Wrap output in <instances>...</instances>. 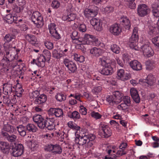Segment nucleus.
I'll use <instances>...</instances> for the list:
<instances>
[{"label":"nucleus","instance_id":"nucleus-22","mask_svg":"<svg viewBox=\"0 0 159 159\" xmlns=\"http://www.w3.org/2000/svg\"><path fill=\"white\" fill-rule=\"evenodd\" d=\"M131 67L136 70H140L142 69V66L141 63L137 60H134L131 61L129 63Z\"/></svg>","mask_w":159,"mask_h":159},{"label":"nucleus","instance_id":"nucleus-15","mask_svg":"<svg viewBox=\"0 0 159 159\" xmlns=\"http://www.w3.org/2000/svg\"><path fill=\"white\" fill-rule=\"evenodd\" d=\"M130 92L132 98L134 101L137 103H139L140 99L137 90L136 89L133 88L131 89Z\"/></svg>","mask_w":159,"mask_h":159},{"label":"nucleus","instance_id":"nucleus-34","mask_svg":"<svg viewBox=\"0 0 159 159\" xmlns=\"http://www.w3.org/2000/svg\"><path fill=\"white\" fill-rule=\"evenodd\" d=\"M12 15L11 14H8L4 18V20L8 24H12L14 22L13 18Z\"/></svg>","mask_w":159,"mask_h":159},{"label":"nucleus","instance_id":"nucleus-53","mask_svg":"<svg viewBox=\"0 0 159 159\" xmlns=\"http://www.w3.org/2000/svg\"><path fill=\"white\" fill-rule=\"evenodd\" d=\"M80 112L83 115H86L87 113V109L83 106H80Z\"/></svg>","mask_w":159,"mask_h":159},{"label":"nucleus","instance_id":"nucleus-35","mask_svg":"<svg viewBox=\"0 0 159 159\" xmlns=\"http://www.w3.org/2000/svg\"><path fill=\"white\" fill-rule=\"evenodd\" d=\"M113 96L115 99L118 100L120 101L123 96V94L119 91H116L113 93Z\"/></svg>","mask_w":159,"mask_h":159},{"label":"nucleus","instance_id":"nucleus-47","mask_svg":"<svg viewBox=\"0 0 159 159\" xmlns=\"http://www.w3.org/2000/svg\"><path fill=\"white\" fill-rule=\"evenodd\" d=\"M3 98L2 101L3 103L9 106L11 103V101L10 99H9L8 97L5 96H3Z\"/></svg>","mask_w":159,"mask_h":159},{"label":"nucleus","instance_id":"nucleus-60","mask_svg":"<svg viewBox=\"0 0 159 159\" xmlns=\"http://www.w3.org/2000/svg\"><path fill=\"white\" fill-rule=\"evenodd\" d=\"M50 34L52 35V36L57 39H59L61 38L60 35V34L58 33L57 30H56V31H54L53 32V33Z\"/></svg>","mask_w":159,"mask_h":159},{"label":"nucleus","instance_id":"nucleus-38","mask_svg":"<svg viewBox=\"0 0 159 159\" xmlns=\"http://www.w3.org/2000/svg\"><path fill=\"white\" fill-rule=\"evenodd\" d=\"M111 49L113 52L118 54L120 52V48L116 44H112L111 46Z\"/></svg>","mask_w":159,"mask_h":159},{"label":"nucleus","instance_id":"nucleus-18","mask_svg":"<svg viewBox=\"0 0 159 159\" xmlns=\"http://www.w3.org/2000/svg\"><path fill=\"white\" fill-rule=\"evenodd\" d=\"M1 134L6 140L10 142H15L17 138L16 135L14 134L9 135L8 133L3 131L1 132Z\"/></svg>","mask_w":159,"mask_h":159},{"label":"nucleus","instance_id":"nucleus-16","mask_svg":"<svg viewBox=\"0 0 159 159\" xmlns=\"http://www.w3.org/2000/svg\"><path fill=\"white\" fill-rule=\"evenodd\" d=\"M117 75L118 79H120L123 81L126 80L130 79V75L129 74L125 73L124 70L123 69H120L117 71Z\"/></svg>","mask_w":159,"mask_h":159},{"label":"nucleus","instance_id":"nucleus-50","mask_svg":"<svg viewBox=\"0 0 159 159\" xmlns=\"http://www.w3.org/2000/svg\"><path fill=\"white\" fill-rule=\"evenodd\" d=\"M39 92L38 90H35L30 95V97L32 98L36 99L40 95Z\"/></svg>","mask_w":159,"mask_h":159},{"label":"nucleus","instance_id":"nucleus-24","mask_svg":"<svg viewBox=\"0 0 159 159\" xmlns=\"http://www.w3.org/2000/svg\"><path fill=\"white\" fill-rule=\"evenodd\" d=\"M103 52V51L99 48L94 47L90 50V53L96 57L101 55Z\"/></svg>","mask_w":159,"mask_h":159},{"label":"nucleus","instance_id":"nucleus-27","mask_svg":"<svg viewBox=\"0 0 159 159\" xmlns=\"http://www.w3.org/2000/svg\"><path fill=\"white\" fill-rule=\"evenodd\" d=\"M16 38L15 34H7L4 37L3 40L6 43H9Z\"/></svg>","mask_w":159,"mask_h":159},{"label":"nucleus","instance_id":"nucleus-51","mask_svg":"<svg viewBox=\"0 0 159 159\" xmlns=\"http://www.w3.org/2000/svg\"><path fill=\"white\" fill-rule=\"evenodd\" d=\"M56 25L54 23H51L50 25L49 26V29L50 33H53L54 31L56 32L55 28Z\"/></svg>","mask_w":159,"mask_h":159},{"label":"nucleus","instance_id":"nucleus-41","mask_svg":"<svg viewBox=\"0 0 159 159\" xmlns=\"http://www.w3.org/2000/svg\"><path fill=\"white\" fill-rule=\"evenodd\" d=\"M68 125L69 127L70 128L73 129H75L76 130H80V126H77L76 124L72 121H70L68 122Z\"/></svg>","mask_w":159,"mask_h":159},{"label":"nucleus","instance_id":"nucleus-42","mask_svg":"<svg viewBox=\"0 0 159 159\" xmlns=\"http://www.w3.org/2000/svg\"><path fill=\"white\" fill-rule=\"evenodd\" d=\"M62 54L59 53L56 49L53 50L52 53V57L56 59H58L62 56Z\"/></svg>","mask_w":159,"mask_h":159},{"label":"nucleus","instance_id":"nucleus-14","mask_svg":"<svg viewBox=\"0 0 159 159\" xmlns=\"http://www.w3.org/2000/svg\"><path fill=\"white\" fill-rule=\"evenodd\" d=\"M110 32L115 35H118L121 32V29L118 24H114L110 27Z\"/></svg>","mask_w":159,"mask_h":159},{"label":"nucleus","instance_id":"nucleus-29","mask_svg":"<svg viewBox=\"0 0 159 159\" xmlns=\"http://www.w3.org/2000/svg\"><path fill=\"white\" fill-rule=\"evenodd\" d=\"M25 126L27 130L30 132L34 133L37 130V127L33 124H28Z\"/></svg>","mask_w":159,"mask_h":159},{"label":"nucleus","instance_id":"nucleus-32","mask_svg":"<svg viewBox=\"0 0 159 159\" xmlns=\"http://www.w3.org/2000/svg\"><path fill=\"white\" fill-rule=\"evenodd\" d=\"M68 116L73 119H79L80 118V115L78 111H75L69 113L68 114Z\"/></svg>","mask_w":159,"mask_h":159},{"label":"nucleus","instance_id":"nucleus-13","mask_svg":"<svg viewBox=\"0 0 159 159\" xmlns=\"http://www.w3.org/2000/svg\"><path fill=\"white\" fill-rule=\"evenodd\" d=\"M140 81L146 83L147 86L153 85L155 82L156 79L152 74L149 75L145 79H140Z\"/></svg>","mask_w":159,"mask_h":159},{"label":"nucleus","instance_id":"nucleus-61","mask_svg":"<svg viewBox=\"0 0 159 159\" xmlns=\"http://www.w3.org/2000/svg\"><path fill=\"white\" fill-rule=\"evenodd\" d=\"M90 9L86 8L85 9L84 11V15L87 18L90 17Z\"/></svg>","mask_w":159,"mask_h":159},{"label":"nucleus","instance_id":"nucleus-55","mask_svg":"<svg viewBox=\"0 0 159 159\" xmlns=\"http://www.w3.org/2000/svg\"><path fill=\"white\" fill-rule=\"evenodd\" d=\"M79 30L81 32H85L86 30V25L84 24H80L79 26Z\"/></svg>","mask_w":159,"mask_h":159},{"label":"nucleus","instance_id":"nucleus-30","mask_svg":"<svg viewBox=\"0 0 159 159\" xmlns=\"http://www.w3.org/2000/svg\"><path fill=\"white\" fill-rule=\"evenodd\" d=\"M2 129L8 132H14V127L8 124H4Z\"/></svg>","mask_w":159,"mask_h":159},{"label":"nucleus","instance_id":"nucleus-58","mask_svg":"<svg viewBox=\"0 0 159 159\" xmlns=\"http://www.w3.org/2000/svg\"><path fill=\"white\" fill-rule=\"evenodd\" d=\"M52 7L54 8H57L60 6V3L57 1H53L52 3Z\"/></svg>","mask_w":159,"mask_h":159},{"label":"nucleus","instance_id":"nucleus-19","mask_svg":"<svg viewBox=\"0 0 159 159\" xmlns=\"http://www.w3.org/2000/svg\"><path fill=\"white\" fill-rule=\"evenodd\" d=\"M0 150L4 153L7 154L10 150V147L8 143L0 141Z\"/></svg>","mask_w":159,"mask_h":159},{"label":"nucleus","instance_id":"nucleus-36","mask_svg":"<svg viewBox=\"0 0 159 159\" xmlns=\"http://www.w3.org/2000/svg\"><path fill=\"white\" fill-rule=\"evenodd\" d=\"M62 152V149L60 146L58 145H54L52 152L54 154H60Z\"/></svg>","mask_w":159,"mask_h":159},{"label":"nucleus","instance_id":"nucleus-57","mask_svg":"<svg viewBox=\"0 0 159 159\" xmlns=\"http://www.w3.org/2000/svg\"><path fill=\"white\" fill-rule=\"evenodd\" d=\"M152 42L157 46L159 47V37H156L152 39Z\"/></svg>","mask_w":159,"mask_h":159},{"label":"nucleus","instance_id":"nucleus-11","mask_svg":"<svg viewBox=\"0 0 159 159\" xmlns=\"http://www.w3.org/2000/svg\"><path fill=\"white\" fill-rule=\"evenodd\" d=\"M141 49L144 55L148 57H150L152 56L153 52L151 48L147 44H145L141 46Z\"/></svg>","mask_w":159,"mask_h":159},{"label":"nucleus","instance_id":"nucleus-6","mask_svg":"<svg viewBox=\"0 0 159 159\" xmlns=\"http://www.w3.org/2000/svg\"><path fill=\"white\" fill-rule=\"evenodd\" d=\"M150 10L148 7L145 4L139 5L137 8L138 14L139 16L143 17L149 12Z\"/></svg>","mask_w":159,"mask_h":159},{"label":"nucleus","instance_id":"nucleus-23","mask_svg":"<svg viewBox=\"0 0 159 159\" xmlns=\"http://www.w3.org/2000/svg\"><path fill=\"white\" fill-rule=\"evenodd\" d=\"M15 57L14 56H12L11 54L8 55L7 56H5V55L1 60V61L2 63H0V65L2 64L3 66L4 65L6 66L9 63H11V62L14 59Z\"/></svg>","mask_w":159,"mask_h":159},{"label":"nucleus","instance_id":"nucleus-43","mask_svg":"<svg viewBox=\"0 0 159 159\" xmlns=\"http://www.w3.org/2000/svg\"><path fill=\"white\" fill-rule=\"evenodd\" d=\"M130 99V97L128 96H126L123 98V102L127 107L130 106L131 104Z\"/></svg>","mask_w":159,"mask_h":159},{"label":"nucleus","instance_id":"nucleus-9","mask_svg":"<svg viewBox=\"0 0 159 159\" xmlns=\"http://www.w3.org/2000/svg\"><path fill=\"white\" fill-rule=\"evenodd\" d=\"M90 22L96 30L100 31L102 30V24L100 20L93 18L90 20Z\"/></svg>","mask_w":159,"mask_h":159},{"label":"nucleus","instance_id":"nucleus-21","mask_svg":"<svg viewBox=\"0 0 159 159\" xmlns=\"http://www.w3.org/2000/svg\"><path fill=\"white\" fill-rule=\"evenodd\" d=\"M11 84L6 83L3 84V93L6 95H10L13 91Z\"/></svg>","mask_w":159,"mask_h":159},{"label":"nucleus","instance_id":"nucleus-64","mask_svg":"<svg viewBox=\"0 0 159 159\" xmlns=\"http://www.w3.org/2000/svg\"><path fill=\"white\" fill-rule=\"evenodd\" d=\"M87 135L88 140V142H89L90 141H92L94 140L95 138V135L93 134H90Z\"/></svg>","mask_w":159,"mask_h":159},{"label":"nucleus","instance_id":"nucleus-48","mask_svg":"<svg viewBox=\"0 0 159 159\" xmlns=\"http://www.w3.org/2000/svg\"><path fill=\"white\" fill-rule=\"evenodd\" d=\"M101 90V87L100 86H97L93 88V89L92 90V92L95 94H97L98 93L100 92Z\"/></svg>","mask_w":159,"mask_h":159},{"label":"nucleus","instance_id":"nucleus-37","mask_svg":"<svg viewBox=\"0 0 159 159\" xmlns=\"http://www.w3.org/2000/svg\"><path fill=\"white\" fill-rule=\"evenodd\" d=\"M56 99L58 101L61 102L66 99V95L61 93H58L55 96Z\"/></svg>","mask_w":159,"mask_h":159},{"label":"nucleus","instance_id":"nucleus-49","mask_svg":"<svg viewBox=\"0 0 159 159\" xmlns=\"http://www.w3.org/2000/svg\"><path fill=\"white\" fill-rule=\"evenodd\" d=\"M44 44L46 47L48 49H52L53 47V43L48 41L44 42Z\"/></svg>","mask_w":159,"mask_h":159},{"label":"nucleus","instance_id":"nucleus-45","mask_svg":"<svg viewBox=\"0 0 159 159\" xmlns=\"http://www.w3.org/2000/svg\"><path fill=\"white\" fill-rule=\"evenodd\" d=\"M145 64L146 66V69L148 70H151L153 68V66L151 61L148 60L145 62Z\"/></svg>","mask_w":159,"mask_h":159},{"label":"nucleus","instance_id":"nucleus-4","mask_svg":"<svg viewBox=\"0 0 159 159\" xmlns=\"http://www.w3.org/2000/svg\"><path fill=\"white\" fill-rule=\"evenodd\" d=\"M138 28L136 27H134L132 34L129 39V45L130 47L135 50H136V48L138 40Z\"/></svg>","mask_w":159,"mask_h":159},{"label":"nucleus","instance_id":"nucleus-44","mask_svg":"<svg viewBox=\"0 0 159 159\" xmlns=\"http://www.w3.org/2000/svg\"><path fill=\"white\" fill-rule=\"evenodd\" d=\"M106 100L111 105H113L114 102H116V100L113 95L108 96Z\"/></svg>","mask_w":159,"mask_h":159},{"label":"nucleus","instance_id":"nucleus-17","mask_svg":"<svg viewBox=\"0 0 159 159\" xmlns=\"http://www.w3.org/2000/svg\"><path fill=\"white\" fill-rule=\"evenodd\" d=\"M55 120L54 118H45L46 128L49 130L53 129L55 127Z\"/></svg>","mask_w":159,"mask_h":159},{"label":"nucleus","instance_id":"nucleus-2","mask_svg":"<svg viewBox=\"0 0 159 159\" xmlns=\"http://www.w3.org/2000/svg\"><path fill=\"white\" fill-rule=\"evenodd\" d=\"M51 57V53L50 52L47 50H44L43 51V54L41 55L37 58L38 62L36 64L38 66L43 67L45 66V62L47 61L49 62Z\"/></svg>","mask_w":159,"mask_h":159},{"label":"nucleus","instance_id":"nucleus-20","mask_svg":"<svg viewBox=\"0 0 159 159\" xmlns=\"http://www.w3.org/2000/svg\"><path fill=\"white\" fill-rule=\"evenodd\" d=\"M47 98L44 94H41L34 100V103L36 105H41L47 100Z\"/></svg>","mask_w":159,"mask_h":159},{"label":"nucleus","instance_id":"nucleus-25","mask_svg":"<svg viewBox=\"0 0 159 159\" xmlns=\"http://www.w3.org/2000/svg\"><path fill=\"white\" fill-rule=\"evenodd\" d=\"M122 23V24L125 27V29L129 30L130 29L131 25L130 21L129 19L127 17L121 18L120 19Z\"/></svg>","mask_w":159,"mask_h":159},{"label":"nucleus","instance_id":"nucleus-31","mask_svg":"<svg viewBox=\"0 0 159 159\" xmlns=\"http://www.w3.org/2000/svg\"><path fill=\"white\" fill-rule=\"evenodd\" d=\"M159 27H151L149 28L148 33L152 36L157 34L159 32L158 28Z\"/></svg>","mask_w":159,"mask_h":159},{"label":"nucleus","instance_id":"nucleus-40","mask_svg":"<svg viewBox=\"0 0 159 159\" xmlns=\"http://www.w3.org/2000/svg\"><path fill=\"white\" fill-rule=\"evenodd\" d=\"M43 119L44 118L40 115L35 114L33 117V120L37 124L40 121L43 120Z\"/></svg>","mask_w":159,"mask_h":159},{"label":"nucleus","instance_id":"nucleus-62","mask_svg":"<svg viewBox=\"0 0 159 159\" xmlns=\"http://www.w3.org/2000/svg\"><path fill=\"white\" fill-rule=\"evenodd\" d=\"M54 145L52 144L48 145V146L46 147L45 148V150L47 151L52 152Z\"/></svg>","mask_w":159,"mask_h":159},{"label":"nucleus","instance_id":"nucleus-39","mask_svg":"<svg viewBox=\"0 0 159 159\" xmlns=\"http://www.w3.org/2000/svg\"><path fill=\"white\" fill-rule=\"evenodd\" d=\"M74 59L80 62H83L84 61V57L82 56H79L77 54H75L74 55Z\"/></svg>","mask_w":159,"mask_h":159},{"label":"nucleus","instance_id":"nucleus-12","mask_svg":"<svg viewBox=\"0 0 159 159\" xmlns=\"http://www.w3.org/2000/svg\"><path fill=\"white\" fill-rule=\"evenodd\" d=\"M98 40L93 35L89 34H85L84 36V45L92 44L93 42L96 43Z\"/></svg>","mask_w":159,"mask_h":159},{"label":"nucleus","instance_id":"nucleus-26","mask_svg":"<svg viewBox=\"0 0 159 159\" xmlns=\"http://www.w3.org/2000/svg\"><path fill=\"white\" fill-rule=\"evenodd\" d=\"M50 110L53 112L57 117H61L63 116V111L62 109L61 108H51Z\"/></svg>","mask_w":159,"mask_h":159},{"label":"nucleus","instance_id":"nucleus-54","mask_svg":"<svg viewBox=\"0 0 159 159\" xmlns=\"http://www.w3.org/2000/svg\"><path fill=\"white\" fill-rule=\"evenodd\" d=\"M92 116L96 119H99L101 118L102 116L98 112H93L91 113Z\"/></svg>","mask_w":159,"mask_h":159},{"label":"nucleus","instance_id":"nucleus-28","mask_svg":"<svg viewBox=\"0 0 159 159\" xmlns=\"http://www.w3.org/2000/svg\"><path fill=\"white\" fill-rule=\"evenodd\" d=\"M152 9L153 16L156 17H159V5L157 6L155 5H152Z\"/></svg>","mask_w":159,"mask_h":159},{"label":"nucleus","instance_id":"nucleus-7","mask_svg":"<svg viewBox=\"0 0 159 159\" xmlns=\"http://www.w3.org/2000/svg\"><path fill=\"white\" fill-rule=\"evenodd\" d=\"M99 133L104 138L109 137L111 134L110 128L107 125L100 126L99 128Z\"/></svg>","mask_w":159,"mask_h":159},{"label":"nucleus","instance_id":"nucleus-63","mask_svg":"<svg viewBox=\"0 0 159 159\" xmlns=\"http://www.w3.org/2000/svg\"><path fill=\"white\" fill-rule=\"evenodd\" d=\"M128 7L131 9H134L136 7V4L134 2H128Z\"/></svg>","mask_w":159,"mask_h":159},{"label":"nucleus","instance_id":"nucleus-52","mask_svg":"<svg viewBox=\"0 0 159 159\" xmlns=\"http://www.w3.org/2000/svg\"><path fill=\"white\" fill-rule=\"evenodd\" d=\"M95 8H96V10L90 9V17H93L97 15L98 8L96 7H95Z\"/></svg>","mask_w":159,"mask_h":159},{"label":"nucleus","instance_id":"nucleus-3","mask_svg":"<svg viewBox=\"0 0 159 159\" xmlns=\"http://www.w3.org/2000/svg\"><path fill=\"white\" fill-rule=\"evenodd\" d=\"M32 21L36 25L38 28L41 27L44 24L43 18L40 13L37 11H33L31 17Z\"/></svg>","mask_w":159,"mask_h":159},{"label":"nucleus","instance_id":"nucleus-59","mask_svg":"<svg viewBox=\"0 0 159 159\" xmlns=\"http://www.w3.org/2000/svg\"><path fill=\"white\" fill-rule=\"evenodd\" d=\"M67 16L68 18V21H73L75 19L76 17V15L75 14L71 13L70 14L68 15Z\"/></svg>","mask_w":159,"mask_h":159},{"label":"nucleus","instance_id":"nucleus-5","mask_svg":"<svg viewBox=\"0 0 159 159\" xmlns=\"http://www.w3.org/2000/svg\"><path fill=\"white\" fill-rule=\"evenodd\" d=\"M10 147V151L12 152V155L14 157L21 156L23 153L24 147L21 143L15 144Z\"/></svg>","mask_w":159,"mask_h":159},{"label":"nucleus","instance_id":"nucleus-10","mask_svg":"<svg viewBox=\"0 0 159 159\" xmlns=\"http://www.w3.org/2000/svg\"><path fill=\"white\" fill-rule=\"evenodd\" d=\"M88 135H87L84 134L81 136L78 135V137L75 138V142L79 145L82 146L88 142Z\"/></svg>","mask_w":159,"mask_h":159},{"label":"nucleus","instance_id":"nucleus-33","mask_svg":"<svg viewBox=\"0 0 159 159\" xmlns=\"http://www.w3.org/2000/svg\"><path fill=\"white\" fill-rule=\"evenodd\" d=\"M11 63H9L6 65L7 68V71L9 70V69L12 68L13 69L16 66L18 65L17 61L16 60H13Z\"/></svg>","mask_w":159,"mask_h":159},{"label":"nucleus","instance_id":"nucleus-1","mask_svg":"<svg viewBox=\"0 0 159 159\" xmlns=\"http://www.w3.org/2000/svg\"><path fill=\"white\" fill-rule=\"evenodd\" d=\"M101 65L103 68L99 70L100 72L103 75L108 76L111 75L113 72V69L108 60L100 59Z\"/></svg>","mask_w":159,"mask_h":159},{"label":"nucleus","instance_id":"nucleus-46","mask_svg":"<svg viewBox=\"0 0 159 159\" xmlns=\"http://www.w3.org/2000/svg\"><path fill=\"white\" fill-rule=\"evenodd\" d=\"M45 119H43V120L40 121L37 124L38 126L41 129L46 128Z\"/></svg>","mask_w":159,"mask_h":159},{"label":"nucleus","instance_id":"nucleus-56","mask_svg":"<svg viewBox=\"0 0 159 159\" xmlns=\"http://www.w3.org/2000/svg\"><path fill=\"white\" fill-rule=\"evenodd\" d=\"M78 32L76 31H74L72 32L70 35L71 38L72 40L77 39V38L78 37Z\"/></svg>","mask_w":159,"mask_h":159},{"label":"nucleus","instance_id":"nucleus-8","mask_svg":"<svg viewBox=\"0 0 159 159\" xmlns=\"http://www.w3.org/2000/svg\"><path fill=\"white\" fill-rule=\"evenodd\" d=\"M64 64L67 67L69 73L75 72L77 70L76 64L72 61H69L67 59H65L64 61Z\"/></svg>","mask_w":159,"mask_h":159}]
</instances>
